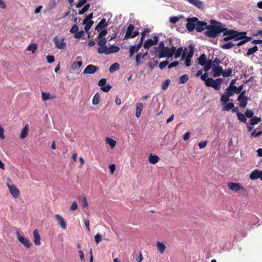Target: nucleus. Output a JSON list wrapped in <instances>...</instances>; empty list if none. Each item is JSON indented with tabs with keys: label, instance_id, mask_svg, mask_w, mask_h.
Wrapping results in <instances>:
<instances>
[{
	"label": "nucleus",
	"instance_id": "1",
	"mask_svg": "<svg viewBox=\"0 0 262 262\" xmlns=\"http://www.w3.org/2000/svg\"><path fill=\"white\" fill-rule=\"evenodd\" d=\"M219 25H208L207 31L205 32V35L209 37L215 38L220 33L222 32L221 23H217Z\"/></svg>",
	"mask_w": 262,
	"mask_h": 262
},
{
	"label": "nucleus",
	"instance_id": "2",
	"mask_svg": "<svg viewBox=\"0 0 262 262\" xmlns=\"http://www.w3.org/2000/svg\"><path fill=\"white\" fill-rule=\"evenodd\" d=\"M199 64L204 67V71L207 72L211 68V59H208L205 54H202L198 58Z\"/></svg>",
	"mask_w": 262,
	"mask_h": 262
},
{
	"label": "nucleus",
	"instance_id": "3",
	"mask_svg": "<svg viewBox=\"0 0 262 262\" xmlns=\"http://www.w3.org/2000/svg\"><path fill=\"white\" fill-rule=\"evenodd\" d=\"M176 52V47L172 46L171 48L165 47L164 48L160 50L158 54L159 58L165 57H171Z\"/></svg>",
	"mask_w": 262,
	"mask_h": 262
},
{
	"label": "nucleus",
	"instance_id": "4",
	"mask_svg": "<svg viewBox=\"0 0 262 262\" xmlns=\"http://www.w3.org/2000/svg\"><path fill=\"white\" fill-rule=\"evenodd\" d=\"M7 186L9 188L11 194L15 198H18L20 196V192L16 185L12 184V181L10 178H8L6 181Z\"/></svg>",
	"mask_w": 262,
	"mask_h": 262
},
{
	"label": "nucleus",
	"instance_id": "5",
	"mask_svg": "<svg viewBox=\"0 0 262 262\" xmlns=\"http://www.w3.org/2000/svg\"><path fill=\"white\" fill-rule=\"evenodd\" d=\"M229 189L234 192H239L241 191L242 194L245 195L247 194V190L239 183L229 182L227 183Z\"/></svg>",
	"mask_w": 262,
	"mask_h": 262
},
{
	"label": "nucleus",
	"instance_id": "6",
	"mask_svg": "<svg viewBox=\"0 0 262 262\" xmlns=\"http://www.w3.org/2000/svg\"><path fill=\"white\" fill-rule=\"evenodd\" d=\"M135 28L133 24L129 25L125 32L124 39L135 38L139 34V32L138 30L134 31Z\"/></svg>",
	"mask_w": 262,
	"mask_h": 262
},
{
	"label": "nucleus",
	"instance_id": "7",
	"mask_svg": "<svg viewBox=\"0 0 262 262\" xmlns=\"http://www.w3.org/2000/svg\"><path fill=\"white\" fill-rule=\"evenodd\" d=\"M103 49H104V50L99 51V54L104 53L108 55L113 53H117L120 50L119 47L115 45H112L109 48L104 47Z\"/></svg>",
	"mask_w": 262,
	"mask_h": 262
},
{
	"label": "nucleus",
	"instance_id": "8",
	"mask_svg": "<svg viewBox=\"0 0 262 262\" xmlns=\"http://www.w3.org/2000/svg\"><path fill=\"white\" fill-rule=\"evenodd\" d=\"M158 36L155 35L153 37V39L151 38L147 39L143 43V47L144 49H148L150 47L154 45H156L158 42Z\"/></svg>",
	"mask_w": 262,
	"mask_h": 262
},
{
	"label": "nucleus",
	"instance_id": "9",
	"mask_svg": "<svg viewBox=\"0 0 262 262\" xmlns=\"http://www.w3.org/2000/svg\"><path fill=\"white\" fill-rule=\"evenodd\" d=\"M187 21L186 28L188 31L192 32L195 28L196 29V23L198 21L196 17L188 18Z\"/></svg>",
	"mask_w": 262,
	"mask_h": 262
},
{
	"label": "nucleus",
	"instance_id": "10",
	"mask_svg": "<svg viewBox=\"0 0 262 262\" xmlns=\"http://www.w3.org/2000/svg\"><path fill=\"white\" fill-rule=\"evenodd\" d=\"M16 235L17 239L19 243L27 248H30L31 244L28 239L25 238L23 235H20L19 232H16Z\"/></svg>",
	"mask_w": 262,
	"mask_h": 262
},
{
	"label": "nucleus",
	"instance_id": "11",
	"mask_svg": "<svg viewBox=\"0 0 262 262\" xmlns=\"http://www.w3.org/2000/svg\"><path fill=\"white\" fill-rule=\"evenodd\" d=\"M189 52L187 54V55H186L185 58V65L187 67H189L191 64V59L193 55L194 51V48L192 46V45H189Z\"/></svg>",
	"mask_w": 262,
	"mask_h": 262
},
{
	"label": "nucleus",
	"instance_id": "12",
	"mask_svg": "<svg viewBox=\"0 0 262 262\" xmlns=\"http://www.w3.org/2000/svg\"><path fill=\"white\" fill-rule=\"evenodd\" d=\"M98 70L99 68L97 66H94L93 64H89L83 70V73L84 74H93Z\"/></svg>",
	"mask_w": 262,
	"mask_h": 262
},
{
	"label": "nucleus",
	"instance_id": "13",
	"mask_svg": "<svg viewBox=\"0 0 262 262\" xmlns=\"http://www.w3.org/2000/svg\"><path fill=\"white\" fill-rule=\"evenodd\" d=\"M106 82V80L105 78L101 79L98 82V85L101 86V89L102 91L104 92H108L110 89L112 88V86L109 84L106 86H104Z\"/></svg>",
	"mask_w": 262,
	"mask_h": 262
},
{
	"label": "nucleus",
	"instance_id": "14",
	"mask_svg": "<svg viewBox=\"0 0 262 262\" xmlns=\"http://www.w3.org/2000/svg\"><path fill=\"white\" fill-rule=\"evenodd\" d=\"M64 39L62 38L60 40L58 37L55 36L53 38L54 42L56 48L59 49H62L66 47V42L64 41Z\"/></svg>",
	"mask_w": 262,
	"mask_h": 262
},
{
	"label": "nucleus",
	"instance_id": "15",
	"mask_svg": "<svg viewBox=\"0 0 262 262\" xmlns=\"http://www.w3.org/2000/svg\"><path fill=\"white\" fill-rule=\"evenodd\" d=\"M54 217L58 224L61 227V228L63 229H66L67 228V223L63 217L58 214H56Z\"/></svg>",
	"mask_w": 262,
	"mask_h": 262
},
{
	"label": "nucleus",
	"instance_id": "16",
	"mask_svg": "<svg viewBox=\"0 0 262 262\" xmlns=\"http://www.w3.org/2000/svg\"><path fill=\"white\" fill-rule=\"evenodd\" d=\"M208 25L207 23L200 21L198 19L196 23V30L198 32H201L204 31L205 29L207 30Z\"/></svg>",
	"mask_w": 262,
	"mask_h": 262
},
{
	"label": "nucleus",
	"instance_id": "17",
	"mask_svg": "<svg viewBox=\"0 0 262 262\" xmlns=\"http://www.w3.org/2000/svg\"><path fill=\"white\" fill-rule=\"evenodd\" d=\"M249 178L251 180H255L259 178L262 181V170L255 169L251 172Z\"/></svg>",
	"mask_w": 262,
	"mask_h": 262
},
{
	"label": "nucleus",
	"instance_id": "18",
	"mask_svg": "<svg viewBox=\"0 0 262 262\" xmlns=\"http://www.w3.org/2000/svg\"><path fill=\"white\" fill-rule=\"evenodd\" d=\"M186 50L187 49L185 48L183 51V49L182 47L179 48L177 50L176 49V52L174 54L175 58H177L182 55V59H184L187 54L186 52Z\"/></svg>",
	"mask_w": 262,
	"mask_h": 262
},
{
	"label": "nucleus",
	"instance_id": "19",
	"mask_svg": "<svg viewBox=\"0 0 262 262\" xmlns=\"http://www.w3.org/2000/svg\"><path fill=\"white\" fill-rule=\"evenodd\" d=\"M33 236H34V243L35 245L37 246H39L40 245V236L39 234L38 230L37 229H35L33 232Z\"/></svg>",
	"mask_w": 262,
	"mask_h": 262
},
{
	"label": "nucleus",
	"instance_id": "20",
	"mask_svg": "<svg viewBox=\"0 0 262 262\" xmlns=\"http://www.w3.org/2000/svg\"><path fill=\"white\" fill-rule=\"evenodd\" d=\"M188 2L200 9H202L204 8V4L200 0H188Z\"/></svg>",
	"mask_w": 262,
	"mask_h": 262
},
{
	"label": "nucleus",
	"instance_id": "21",
	"mask_svg": "<svg viewBox=\"0 0 262 262\" xmlns=\"http://www.w3.org/2000/svg\"><path fill=\"white\" fill-rule=\"evenodd\" d=\"M223 82V79L221 78H217L215 80H214V82H213L212 84L211 87L214 88L215 90H219L220 89V85Z\"/></svg>",
	"mask_w": 262,
	"mask_h": 262
},
{
	"label": "nucleus",
	"instance_id": "22",
	"mask_svg": "<svg viewBox=\"0 0 262 262\" xmlns=\"http://www.w3.org/2000/svg\"><path fill=\"white\" fill-rule=\"evenodd\" d=\"M223 32V35L224 36H232L233 37V38H235V34L236 33V31H234L233 30H228L227 28H224L222 27V30Z\"/></svg>",
	"mask_w": 262,
	"mask_h": 262
},
{
	"label": "nucleus",
	"instance_id": "23",
	"mask_svg": "<svg viewBox=\"0 0 262 262\" xmlns=\"http://www.w3.org/2000/svg\"><path fill=\"white\" fill-rule=\"evenodd\" d=\"M99 40L98 42V45L99 46V47L97 49V52L99 53V50H104L103 49L104 47H107L106 46V40L105 38H98Z\"/></svg>",
	"mask_w": 262,
	"mask_h": 262
},
{
	"label": "nucleus",
	"instance_id": "24",
	"mask_svg": "<svg viewBox=\"0 0 262 262\" xmlns=\"http://www.w3.org/2000/svg\"><path fill=\"white\" fill-rule=\"evenodd\" d=\"M212 71L214 72L213 76L214 77H219L223 73V68L221 66H218L216 67H212Z\"/></svg>",
	"mask_w": 262,
	"mask_h": 262
},
{
	"label": "nucleus",
	"instance_id": "25",
	"mask_svg": "<svg viewBox=\"0 0 262 262\" xmlns=\"http://www.w3.org/2000/svg\"><path fill=\"white\" fill-rule=\"evenodd\" d=\"M243 89V85H241L239 86L238 87H237L235 85H234L233 86H229L227 89L226 91H229L231 90L233 92H234L236 94H239L242 91Z\"/></svg>",
	"mask_w": 262,
	"mask_h": 262
},
{
	"label": "nucleus",
	"instance_id": "26",
	"mask_svg": "<svg viewBox=\"0 0 262 262\" xmlns=\"http://www.w3.org/2000/svg\"><path fill=\"white\" fill-rule=\"evenodd\" d=\"M143 108V104L142 103H138L136 104V112L135 115L137 118L140 117Z\"/></svg>",
	"mask_w": 262,
	"mask_h": 262
},
{
	"label": "nucleus",
	"instance_id": "27",
	"mask_svg": "<svg viewBox=\"0 0 262 262\" xmlns=\"http://www.w3.org/2000/svg\"><path fill=\"white\" fill-rule=\"evenodd\" d=\"M108 25L106 21L105 18L102 19L100 21L98 24L95 28V30L99 31L100 29H102Z\"/></svg>",
	"mask_w": 262,
	"mask_h": 262
},
{
	"label": "nucleus",
	"instance_id": "28",
	"mask_svg": "<svg viewBox=\"0 0 262 262\" xmlns=\"http://www.w3.org/2000/svg\"><path fill=\"white\" fill-rule=\"evenodd\" d=\"M160 160L159 157L155 155H152V154H150L149 156L148 161L149 163L151 164H156L159 162Z\"/></svg>",
	"mask_w": 262,
	"mask_h": 262
},
{
	"label": "nucleus",
	"instance_id": "29",
	"mask_svg": "<svg viewBox=\"0 0 262 262\" xmlns=\"http://www.w3.org/2000/svg\"><path fill=\"white\" fill-rule=\"evenodd\" d=\"M247 34V32H239L237 31H236V33L235 34V38H234V41H237L239 40H243L245 35Z\"/></svg>",
	"mask_w": 262,
	"mask_h": 262
},
{
	"label": "nucleus",
	"instance_id": "30",
	"mask_svg": "<svg viewBox=\"0 0 262 262\" xmlns=\"http://www.w3.org/2000/svg\"><path fill=\"white\" fill-rule=\"evenodd\" d=\"M238 120L245 124H247V119L245 116V114H243L241 113H238L236 114Z\"/></svg>",
	"mask_w": 262,
	"mask_h": 262
},
{
	"label": "nucleus",
	"instance_id": "31",
	"mask_svg": "<svg viewBox=\"0 0 262 262\" xmlns=\"http://www.w3.org/2000/svg\"><path fill=\"white\" fill-rule=\"evenodd\" d=\"M157 247L160 253L161 254L164 252L166 248V246L163 243L160 242H158L157 243Z\"/></svg>",
	"mask_w": 262,
	"mask_h": 262
},
{
	"label": "nucleus",
	"instance_id": "32",
	"mask_svg": "<svg viewBox=\"0 0 262 262\" xmlns=\"http://www.w3.org/2000/svg\"><path fill=\"white\" fill-rule=\"evenodd\" d=\"M29 132V127L28 125L27 124L25 125V126L24 127V128L22 129L21 132L20 134V138L21 139H25L28 135Z\"/></svg>",
	"mask_w": 262,
	"mask_h": 262
},
{
	"label": "nucleus",
	"instance_id": "33",
	"mask_svg": "<svg viewBox=\"0 0 262 262\" xmlns=\"http://www.w3.org/2000/svg\"><path fill=\"white\" fill-rule=\"evenodd\" d=\"M237 100L239 101V106L241 108H245L246 107L248 101L247 97L243 98L241 99L237 98Z\"/></svg>",
	"mask_w": 262,
	"mask_h": 262
},
{
	"label": "nucleus",
	"instance_id": "34",
	"mask_svg": "<svg viewBox=\"0 0 262 262\" xmlns=\"http://www.w3.org/2000/svg\"><path fill=\"white\" fill-rule=\"evenodd\" d=\"M261 119L260 117L254 116L250 120L251 125H255L260 122Z\"/></svg>",
	"mask_w": 262,
	"mask_h": 262
},
{
	"label": "nucleus",
	"instance_id": "35",
	"mask_svg": "<svg viewBox=\"0 0 262 262\" xmlns=\"http://www.w3.org/2000/svg\"><path fill=\"white\" fill-rule=\"evenodd\" d=\"M258 50V47L256 46H254L252 48H251L248 50L247 52L245 54V55L247 56H249L255 52H256Z\"/></svg>",
	"mask_w": 262,
	"mask_h": 262
},
{
	"label": "nucleus",
	"instance_id": "36",
	"mask_svg": "<svg viewBox=\"0 0 262 262\" xmlns=\"http://www.w3.org/2000/svg\"><path fill=\"white\" fill-rule=\"evenodd\" d=\"M85 25L84 30L86 32H88L89 30L91 29L93 25L94 24L93 20H86V23L83 24Z\"/></svg>",
	"mask_w": 262,
	"mask_h": 262
},
{
	"label": "nucleus",
	"instance_id": "37",
	"mask_svg": "<svg viewBox=\"0 0 262 262\" xmlns=\"http://www.w3.org/2000/svg\"><path fill=\"white\" fill-rule=\"evenodd\" d=\"M82 65V62L81 61H75L73 62L71 66V68L73 70H75L77 68H80Z\"/></svg>",
	"mask_w": 262,
	"mask_h": 262
},
{
	"label": "nucleus",
	"instance_id": "38",
	"mask_svg": "<svg viewBox=\"0 0 262 262\" xmlns=\"http://www.w3.org/2000/svg\"><path fill=\"white\" fill-rule=\"evenodd\" d=\"M119 67L120 66L118 63H113L110 66L109 68L110 72L111 73H114V72L117 71L119 69Z\"/></svg>",
	"mask_w": 262,
	"mask_h": 262
},
{
	"label": "nucleus",
	"instance_id": "39",
	"mask_svg": "<svg viewBox=\"0 0 262 262\" xmlns=\"http://www.w3.org/2000/svg\"><path fill=\"white\" fill-rule=\"evenodd\" d=\"M105 141L107 144L110 145L111 148L112 149L114 148L116 144V141L112 138H106L105 139Z\"/></svg>",
	"mask_w": 262,
	"mask_h": 262
},
{
	"label": "nucleus",
	"instance_id": "40",
	"mask_svg": "<svg viewBox=\"0 0 262 262\" xmlns=\"http://www.w3.org/2000/svg\"><path fill=\"white\" fill-rule=\"evenodd\" d=\"M78 199L81 201L82 203V207L83 208H87L88 207V203L87 202L85 196H78Z\"/></svg>",
	"mask_w": 262,
	"mask_h": 262
},
{
	"label": "nucleus",
	"instance_id": "41",
	"mask_svg": "<svg viewBox=\"0 0 262 262\" xmlns=\"http://www.w3.org/2000/svg\"><path fill=\"white\" fill-rule=\"evenodd\" d=\"M139 49H137L136 45L130 46L129 48V57H132L133 56L135 52H138L139 51Z\"/></svg>",
	"mask_w": 262,
	"mask_h": 262
},
{
	"label": "nucleus",
	"instance_id": "42",
	"mask_svg": "<svg viewBox=\"0 0 262 262\" xmlns=\"http://www.w3.org/2000/svg\"><path fill=\"white\" fill-rule=\"evenodd\" d=\"M235 45V43H233L232 42H229L223 44L221 46V47L223 49H229L232 48L233 46Z\"/></svg>",
	"mask_w": 262,
	"mask_h": 262
},
{
	"label": "nucleus",
	"instance_id": "43",
	"mask_svg": "<svg viewBox=\"0 0 262 262\" xmlns=\"http://www.w3.org/2000/svg\"><path fill=\"white\" fill-rule=\"evenodd\" d=\"M37 48V45L36 43H32L27 48V50L32 51V53L36 52Z\"/></svg>",
	"mask_w": 262,
	"mask_h": 262
},
{
	"label": "nucleus",
	"instance_id": "44",
	"mask_svg": "<svg viewBox=\"0 0 262 262\" xmlns=\"http://www.w3.org/2000/svg\"><path fill=\"white\" fill-rule=\"evenodd\" d=\"M41 98L43 101H46L48 99H52V97H51L49 93L43 92L41 93Z\"/></svg>",
	"mask_w": 262,
	"mask_h": 262
},
{
	"label": "nucleus",
	"instance_id": "45",
	"mask_svg": "<svg viewBox=\"0 0 262 262\" xmlns=\"http://www.w3.org/2000/svg\"><path fill=\"white\" fill-rule=\"evenodd\" d=\"M141 59H143V57L142 55V53H138L137 55H136V66H139L140 65V64L142 63L141 61Z\"/></svg>",
	"mask_w": 262,
	"mask_h": 262
},
{
	"label": "nucleus",
	"instance_id": "46",
	"mask_svg": "<svg viewBox=\"0 0 262 262\" xmlns=\"http://www.w3.org/2000/svg\"><path fill=\"white\" fill-rule=\"evenodd\" d=\"M234 106V105L233 103L230 102L228 103H227L222 108L223 111H229L230 109L233 108Z\"/></svg>",
	"mask_w": 262,
	"mask_h": 262
},
{
	"label": "nucleus",
	"instance_id": "47",
	"mask_svg": "<svg viewBox=\"0 0 262 262\" xmlns=\"http://www.w3.org/2000/svg\"><path fill=\"white\" fill-rule=\"evenodd\" d=\"M188 80V76L187 74L183 75L180 78L179 83L184 84Z\"/></svg>",
	"mask_w": 262,
	"mask_h": 262
},
{
	"label": "nucleus",
	"instance_id": "48",
	"mask_svg": "<svg viewBox=\"0 0 262 262\" xmlns=\"http://www.w3.org/2000/svg\"><path fill=\"white\" fill-rule=\"evenodd\" d=\"M100 100H99V96L98 93H96L95 94V95L93 97V100H92V103L93 105H97L99 103Z\"/></svg>",
	"mask_w": 262,
	"mask_h": 262
},
{
	"label": "nucleus",
	"instance_id": "49",
	"mask_svg": "<svg viewBox=\"0 0 262 262\" xmlns=\"http://www.w3.org/2000/svg\"><path fill=\"white\" fill-rule=\"evenodd\" d=\"M90 7V4H86L82 8L81 10L79 11L78 14H80V15L83 14V13H84L85 12H86L89 9Z\"/></svg>",
	"mask_w": 262,
	"mask_h": 262
},
{
	"label": "nucleus",
	"instance_id": "50",
	"mask_svg": "<svg viewBox=\"0 0 262 262\" xmlns=\"http://www.w3.org/2000/svg\"><path fill=\"white\" fill-rule=\"evenodd\" d=\"M221 62L220 59L218 58H215L213 61L211 60V68L212 67H216L219 66V64Z\"/></svg>",
	"mask_w": 262,
	"mask_h": 262
},
{
	"label": "nucleus",
	"instance_id": "51",
	"mask_svg": "<svg viewBox=\"0 0 262 262\" xmlns=\"http://www.w3.org/2000/svg\"><path fill=\"white\" fill-rule=\"evenodd\" d=\"M246 118H250L253 117L254 113L251 110L247 109L245 113Z\"/></svg>",
	"mask_w": 262,
	"mask_h": 262
},
{
	"label": "nucleus",
	"instance_id": "52",
	"mask_svg": "<svg viewBox=\"0 0 262 262\" xmlns=\"http://www.w3.org/2000/svg\"><path fill=\"white\" fill-rule=\"evenodd\" d=\"M232 72V69H228L227 70H225V71H223L222 76L224 77H229Z\"/></svg>",
	"mask_w": 262,
	"mask_h": 262
},
{
	"label": "nucleus",
	"instance_id": "53",
	"mask_svg": "<svg viewBox=\"0 0 262 262\" xmlns=\"http://www.w3.org/2000/svg\"><path fill=\"white\" fill-rule=\"evenodd\" d=\"M150 30L148 28H145L141 33V37L140 39H144L145 37L150 32Z\"/></svg>",
	"mask_w": 262,
	"mask_h": 262
},
{
	"label": "nucleus",
	"instance_id": "54",
	"mask_svg": "<svg viewBox=\"0 0 262 262\" xmlns=\"http://www.w3.org/2000/svg\"><path fill=\"white\" fill-rule=\"evenodd\" d=\"M221 100L223 102V104H224L229 101V98L226 94H223L221 96Z\"/></svg>",
	"mask_w": 262,
	"mask_h": 262
},
{
	"label": "nucleus",
	"instance_id": "55",
	"mask_svg": "<svg viewBox=\"0 0 262 262\" xmlns=\"http://www.w3.org/2000/svg\"><path fill=\"white\" fill-rule=\"evenodd\" d=\"M170 81L169 79H167V80H165L162 83V90H166L167 89L168 86L170 83Z\"/></svg>",
	"mask_w": 262,
	"mask_h": 262
},
{
	"label": "nucleus",
	"instance_id": "56",
	"mask_svg": "<svg viewBox=\"0 0 262 262\" xmlns=\"http://www.w3.org/2000/svg\"><path fill=\"white\" fill-rule=\"evenodd\" d=\"M107 33V31L106 29L102 30L99 33L97 36V38H104L103 36H105Z\"/></svg>",
	"mask_w": 262,
	"mask_h": 262
},
{
	"label": "nucleus",
	"instance_id": "57",
	"mask_svg": "<svg viewBox=\"0 0 262 262\" xmlns=\"http://www.w3.org/2000/svg\"><path fill=\"white\" fill-rule=\"evenodd\" d=\"M102 236L101 234L97 233L94 237V240L97 244L99 243L102 241Z\"/></svg>",
	"mask_w": 262,
	"mask_h": 262
},
{
	"label": "nucleus",
	"instance_id": "58",
	"mask_svg": "<svg viewBox=\"0 0 262 262\" xmlns=\"http://www.w3.org/2000/svg\"><path fill=\"white\" fill-rule=\"evenodd\" d=\"M158 64V61L157 60H154L153 62H149L148 63V65L149 68L150 69H153L156 67Z\"/></svg>",
	"mask_w": 262,
	"mask_h": 262
},
{
	"label": "nucleus",
	"instance_id": "59",
	"mask_svg": "<svg viewBox=\"0 0 262 262\" xmlns=\"http://www.w3.org/2000/svg\"><path fill=\"white\" fill-rule=\"evenodd\" d=\"M169 62L167 60H165L160 63L159 68L161 70H163L164 68H165L168 64Z\"/></svg>",
	"mask_w": 262,
	"mask_h": 262
},
{
	"label": "nucleus",
	"instance_id": "60",
	"mask_svg": "<svg viewBox=\"0 0 262 262\" xmlns=\"http://www.w3.org/2000/svg\"><path fill=\"white\" fill-rule=\"evenodd\" d=\"M84 34V32L83 30H81L79 32H77L75 35L74 37L75 38H80L82 37Z\"/></svg>",
	"mask_w": 262,
	"mask_h": 262
},
{
	"label": "nucleus",
	"instance_id": "61",
	"mask_svg": "<svg viewBox=\"0 0 262 262\" xmlns=\"http://www.w3.org/2000/svg\"><path fill=\"white\" fill-rule=\"evenodd\" d=\"M78 27L77 25H74L72 26L71 29H70V33H74L75 34L78 32Z\"/></svg>",
	"mask_w": 262,
	"mask_h": 262
},
{
	"label": "nucleus",
	"instance_id": "62",
	"mask_svg": "<svg viewBox=\"0 0 262 262\" xmlns=\"http://www.w3.org/2000/svg\"><path fill=\"white\" fill-rule=\"evenodd\" d=\"M262 135V131L260 130L258 132H256V130H254L251 134V136L252 137H257Z\"/></svg>",
	"mask_w": 262,
	"mask_h": 262
},
{
	"label": "nucleus",
	"instance_id": "63",
	"mask_svg": "<svg viewBox=\"0 0 262 262\" xmlns=\"http://www.w3.org/2000/svg\"><path fill=\"white\" fill-rule=\"evenodd\" d=\"M213 82H214V80L212 78H208L207 80L205 81V84L207 86L211 87Z\"/></svg>",
	"mask_w": 262,
	"mask_h": 262
},
{
	"label": "nucleus",
	"instance_id": "64",
	"mask_svg": "<svg viewBox=\"0 0 262 262\" xmlns=\"http://www.w3.org/2000/svg\"><path fill=\"white\" fill-rule=\"evenodd\" d=\"M207 143L208 141L207 140L205 141H202L199 143L198 146L200 149H203L206 146Z\"/></svg>",
	"mask_w": 262,
	"mask_h": 262
}]
</instances>
